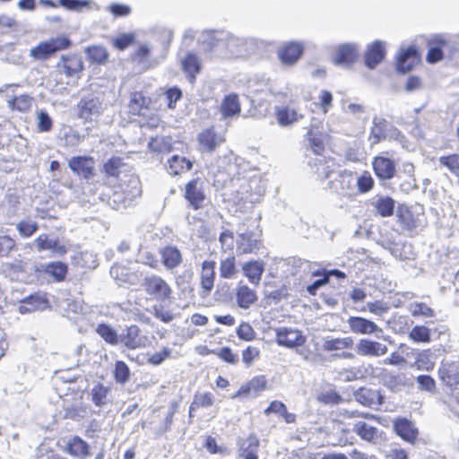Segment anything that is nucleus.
<instances>
[{"mask_svg": "<svg viewBox=\"0 0 459 459\" xmlns=\"http://www.w3.org/2000/svg\"><path fill=\"white\" fill-rule=\"evenodd\" d=\"M201 40L221 58L246 57L252 54L255 44L253 39H241L212 30L203 31Z\"/></svg>", "mask_w": 459, "mask_h": 459, "instance_id": "f257e3e1", "label": "nucleus"}, {"mask_svg": "<svg viewBox=\"0 0 459 459\" xmlns=\"http://www.w3.org/2000/svg\"><path fill=\"white\" fill-rule=\"evenodd\" d=\"M70 40L64 36L40 41L30 49L29 56L35 61H43L51 57L56 52L69 48Z\"/></svg>", "mask_w": 459, "mask_h": 459, "instance_id": "f03ea898", "label": "nucleus"}, {"mask_svg": "<svg viewBox=\"0 0 459 459\" xmlns=\"http://www.w3.org/2000/svg\"><path fill=\"white\" fill-rule=\"evenodd\" d=\"M142 285L145 292L156 300L164 301L171 298L172 289L158 275L144 278Z\"/></svg>", "mask_w": 459, "mask_h": 459, "instance_id": "7ed1b4c3", "label": "nucleus"}, {"mask_svg": "<svg viewBox=\"0 0 459 459\" xmlns=\"http://www.w3.org/2000/svg\"><path fill=\"white\" fill-rule=\"evenodd\" d=\"M275 333L277 344L289 349L302 346L306 341L302 331L297 328L279 327Z\"/></svg>", "mask_w": 459, "mask_h": 459, "instance_id": "20e7f679", "label": "nucleus"}, {"mask_svg": "<svg viewBox=\"0 0 459 459\" xmlns=\"http://www.w3.org/2000/svg\"><path fill=\"white\" fill-rule=\"evenodd\" d=\"M77 109L79 117L85 121L97 119L103 111L100 99L93 96L82 98L77 105Z\"/></svg>", "mask_w": 459, "mask_h": 459, "instance_id": "39448f33", "label": "nucleus"}, {"mask_svg": "<svg viewBox=\"0 0 459 459\" xmlns=\"http://www.w3.org/2000/svg\"><path fill=\"white\" fill-rule=\"evenodd\" d=\"M260 235L255 231L244 230L238 233L236 240L237 252L238 254L255 253L260 247Z\"/></svg>", "mask_w": 459, "mask_h": 459, "instance_id": "423d86ee", "label": "nucleus"}, {"mask_svg": "<svg viewBox=\"0 0 459 459\" xmlns=\"http://www.w3.org/2000/svg\"><path fill=\"white\" fill-rule=\"evenodd\" d=\"M148 339L141 334L140 328L135 325H130L123 330L119 334V342L129 350H135L146 345Z\"/></svg>", "mask_w": 459, "mask_h": 459, "instance_id": "0eeeda50", "label": "nucleus"}, {"mask_svg": "<svg viewBox=\"0 0 459 459\" xmlns=\"http://www.w3.org/2000/svg\"><path fill=\"white\" fill-rule=\"evenodd\" d=\"M34 244L39 251L49 250L58 256L65 255L69 250V246L65 242L59 238H49L47 234L39 235L34 240Z\"/></svg>", "mask_w": 459, "mask_h": 459, "instance_id": "6e6552de", "label": "nucleus"}, {"mask_svg": "<svg viewBox=\"0 0 459 459\" xmlns=\"http://www.w3.org/2000/svg\"><path fill=\"white\" fill-rule=\"evenodd\" d=\"M49 307V301L45 293L37 292L20 301L18 309L21 314L44 310Z\"/></svg>", "mask_w": 459, "mask_h": 459, "instance_id": "1a4fd4ad", "label": "nucleus"}, {"mask_svg": "<svg viewBox=\"0 0 459 459\" xmlns=\"http://www.w3.org/2000/svg\"><path fill=\"white\" fill-rule=\"evenodd\" d=\"M185 198L195 210H198L203 206L205 195L203 189V182L200 179H193L186 185Z\"/></svg>", "mask_w": 459, "mask_h": 459, "instance_id": "9d476101", "label": "nucleus"}, {"mask_svg": "<svg viewBox=\"0 0 459 459\" xmlns=\"http://www.w3.org/2000/svg\"><path fill=\"white\" fill-rule=\"evenodd\" d=\"M429 49L427 55L429 63H437L443 58L444 51L452 52L451 42L444 36H435L429 42Z\"/></svg>", "mask_w": 459, "mask_h": 459, "instance_id": "9b49d317", "label": "nucleus"}, {"mask_svg": "<svg viewBox=\"0 0 459 459\" xmlns=\"http://www.w3.org/2000/svg\"><path fill=\"white\" fill-rule=\"evenodd\" d=\"M284 265L287 273L300 279H303L308 273L312 275L318 274L317 271H313L314 264L312 263L299 257H290Z\"/></svg>", "mask_w": 459, "mask_h": 459, "instance_id": "f8f14e48", "label": "nucleus"}, {"mask_svg": "<svg viewBox=\"0 0 459 459\" xmlns=\"http://www.w3.org/2000/svg\"><path fill=\"white\" fill-rule=\"evenodd\" d=\"M215 264L214 261L210 260H205L201 264L200 285L203 297H207L214 287Z\"/></svg>", "mask_w": 459, "mask_h": 459, "instance_id": "ddd939ff", "label": "nucleus"}, {"mask_svg": "<svg viewBox=\"0 0 459 459\" xmlns=\"http://www.w3.org/2000/svg\"><path fill=\"white\" fill-rule=\"evenodd\" d=\"M347 324L351 331L357 334H373L383 330L373 321L362 316H350Z\"/></svg>", "mask_w": 459, "mask_h": 459, "instance_id": "4468645a", "label": "nucleus"}, {"mask_svg": "<svg viewBox=\"0 0 459 459\" xmlns=\"http://www.w3.org/2000/svg\"><path fill=\"white\" fill-rule=\"evenodd\" d=\"M419 61L420 57L414 45L407 48H401L397 56V70L401 73H407L411 70Z\"/></svg>", "mask_w": 459, "mask_h": 459, "instance_id": "2eb2a0df", "label": "nucleus"}, {"mask_svg": "<svg viewBox=\"0 0 459 459\" xmlns=\"http://www.w3.org/2000/svg\"><path fill=\"white\" fill-rule=\"evenodd\" d=\"M372 166L375 175L381 180H390L396 171L394 161L385 156H376Z\"/></svg>", "mask_w": 459, "mask_h": 459, "instance_id": "dca6fc26", "label": "nucleus"}, {"mask_svg": "<svg viewBox=\"0 0 459 459\" xmlns=\"http://www.w3.org/2000/svg\"><path fill=\"white\" fill-rule=\"evenodd\" d=\"M358 46L353 43H346L338 47L334 56L333 62L336 65L351 66L358 58Z\"/></svg>", "mask_w": 459, "mask_h": 459, "instance_id": "f3484780", "label": "nucleus"}, {"mask_svg": "<svg viewBox=\"0 0 459 459\" xmlns=\"http://www.w3.org/2000/svg\"><path fill=\"white\" fill-rule=\"evenodd\" d=\"M355 178L351 172L342 171L331 182L330 187L338 195H351L354 191Z\"/></svg>", "mask_w": 459, "mask_h": 459, "instance_id": "a211bd4d", "label": "nucleus"}, {"mask_svg": "<svg viewBox=\"0 0 459 459\" xmlns=\"http://www.w3.org/2000/svg\"><path fill=\"white\" fill-rule=\"evenodd\" d=\"M356 351L360 356L380 357L387 352V346L369 339H360L356 345Z\"/></svg>", "mask_w": 459, "mask_h": 459, "instance_id": "6ab92c4d", "label": "nucleus"}, {"mask_svg": "<svg viewBox=\"0 0 459 459\" xmlns=\"http://www.w3.org/2000/svg\"><path fill=\"white\" fill-rule=\"evenodd\" d=\"M69 168L76 174L90 178L94 172L95 161L91 157L78 156L69 160Z\"/></svg>", "mask_w": 459, "mask_h": 459, "instance_id": "aec40b11", "label": "nucleus"}, {"mask_svg": "<svg viewBox=\"0 0 459 459\" xmlns=\"http://www.w3.org/2000/svg\"><path fill=\"white\" fill-rule=\"evenodd\" d=\"M308 164L319 181L325 180L333 172V161L324 156H317L310 160Z\"/></svg>", "mask_w": 459, "mask_h": 459, "instance_id": "412c9836", "label": "nucleus"}, {"mask_svg": "<svg viewBox=\"0 0 459 459\" xmlns=\"http://www.w3.org/2000/svg\"><path fill=\"white\" fill-rule=\"evenodd\" d=\"M303 49L301 43L290 42L279 49L278 56L283 65H292L300 58Z\"/></svg>", "mask_w": 459, "mask_h": 459, "instance_id": "4be33fe9", "label": "nucleus"}, {"mask_svg": "<svg viewBox=\"0 0 459 459\" xmlns=\"http://www.w3.org/2000/svg\"><path fill=\"white\" fill-rule=\"evenodd\" d=\"M225 141L223 135L213 129H206L198 135L199 150L202 152H212Z\"/></svg>", "mask_w": 459, "mask_h": 459, "instance_id": "5701e85b", "label": "nucleus"}, {"mask_svg": "<svg viewBox=\"0 0 459 459\" xmlns=\"http://www.w3.org/2000/svg\"><path fill=\"white\" fill-rule=\"evenodd\" d=\"M385 56V43L380 40H376L368 46L365 54V65L374 69L379 63H381Z\"/></svg>", "mask_w": 459, "mask_h": 459, "instance_id": "b1692460", "label": "nucleus"}, {"mask_svg": "<svg viewBox=\"0 0 459 459\" xmlns=\"http://www.w3.org/2000/svg\"><path fill=\"white\" fill-rule=\"evenodd\" d=\"M235 299L239 307L247 309L256 302L257 295L247 285L239 282L236 288Z\"/></svg>", "mask_w": 459, "mask_h": 459, "instance_id": "393cba45", "label": "nucleus"}, {"mask_svg": "<svg viewBox=\"0 0 459 459\" xmlns=\"http://www.w3.org/2000/svg\"><path fill=\"white\" fill-rule=\"evenodd\" d=\"M57 67L67 77H75L82 70L83 64L80 56H62Z\"/></svg>", "mask_w": 459, "mask_h": 459, "instance_id": "a878e982", "label": "nucleus"}, {"mask_svg": "<svg viewBox=\"0 0 459 459\" xmlns=\"http://www.w3.org/2000/svg\"><path fill=\"white\" fill-rule=\"evenodd\" d=\"M275 118L277 123L283 127L290 126L299 122L303 115L295 108L290 107H275Z\"/></svg>", "mask_w": 459, "mask_h": 459, "instance_id": "bb28decb", "label": "nucleus"}, {"mask_svg": "<svg viewBox=\"0 0 459 459\" xmlns=\"http://www.w3.org/2000/svg\"><path fill=\"white\" fill-rule=\"evenodd\" d=\"M242 272L251 284L257 286L264 272V264L258 260L248 261L243 264Z\"/></svg>", "mask_w": 459, "mask_h": 459, "instance_id": "cd10ccee", "label": "nucleus"}, {"mask_svg": "<svg viewBox=\"0 0 459 459\" xmlns=\"http://www.w3.org/2000/svg\"><path fill=\"white\" fill-rule=\"evenodd\" d=\"M439 377L447 388L455 387L459 384V365L445 363L438 370Z\"/></svg>", "mask_w": 459, "mask_h": 459, "instance_id": "c85d7f7f", "label": "nucleus"}, {"mask_svg": "<svg viewBox=\"0 0 459 459\" xmlns=\"http://www.w3.org/2000/svg\"><path fill=\"white\" fill-rule=\"evenodd\" d=\"M307 142L309 147L313 151V152L317 156H322V152L325 150V146L328 142V134L319 131L317 128L312 126L308 131L307 134Z\"/></svg>", "mask_w": 459, "mask_h": 459, "instance_id": "c756f323", "label": "nucleus"}, {"mask_svg": "<svg viewBox=\"0 0 459 459\" xmlns=\"http://www.w3.org/2000/svg\"><path fill=\"white\" fill-rule=\"evenodd\" d=\"M181 67L186 76L193 82L195 75L201 71V62L198 56L192 52H187L180 60Z\"/></svg>", "mask_w": 459, "mask_h": 459, "instance_id": "7c9ffc66", "label": "nucleus"}, {"mask_svg": "<svg viewBox=\"0 0 459 459\" xmlns=\"http://www.w3.org/2000/svg\"><path fill=\"white\" fill-rule=\"evenodd\" d=\"M398 222L407 230H411L420 226L421 220L419 214L414 212L406 206H402L396 212Z\"/></svg>", "mask_w": 459, "mask_h": 459, "instance_id": "2f4dec72", "label": "nucleus"}, {"mask_svg": "<svg viewBox=\"0 0 459 459\" xmlns=\"http://www.w3.org/2000/svg\"><path fill=\"white\" fill-rule=\"evenodd\" d=\"M65 451L71 456L84 459L90 455V446L86 441L74 436L66 442Z\"/></svg>", "mask_w": 459, "mask_h": 459, "instance_id": "473e14b6", "label": "nucleus"}, {"mask_svg": "<svg viewBox=\"0 0 459 459\" xmlns=\"http://www.w3.org/2000/svg\"><path fill=\"white\" fill-rule=\"evenodd\" d=\"M354 398L359 403L368 407L381 403L379 392L367 387H361L357 390L354 393Z\"/></svg>", "mask_w": 459, "mask_h": 459, "instance_id": "72a5a7b5", "label": "nucleus"}, {"mask_svg": "<svg viewBox=\"0 0 459 459\" xmlns=\"http://www.w3.org/2000/svg\"><path fill=\"white\" fill-rule=\"evenodd\" d=\"M162 264L166 269L171 270L182 263V255L176 247H166L160 250Z\"/></svg>", "mask_w": 459, "mask_h": 459, "instance_id": "f704fd0d", "label": "nucleus"}, {"mask_svg": "<svg viewBox=\"0 0 459 459\" xmlns=\"http://www.w3.org/2000/svg\"><path fill=\"white\" fill-rule=\"evenodd\" d=\"M394 429L397 435L407 442L413 443L418 436V430L412 422L401 419L395 421Z\"/></svg>", "mask_w": 459, "mask_h": 459, "instance_id": "c9c22d12", "label": "nucleus"}, {"mask_svg": "<svg viewBox=\"0 0 459 459\" xmlns=\"http://www.w3.org/2000/svg\"><path fill=\"white\" fill-rule=\"evenodd\" d=\"M167 169L172 175H179L191 169L192 162L180 155H173L167 161Z\"/></svg>", "mask_w": 459, "mask_h": 459, "instance_id": "e433bc0d", "label": "nucleus"}, {"mask_svg": "<svg viewBox=\"0 0 459 459\" xmlns=\"http://www.w3.org/2000/svg\"><path fill=\"white\" fill-rule=\"evenodd\" d=\"M150 100L141 92H134L131 94L128 108L130 113L137 116H144L148 109Z\"/></svg>", "mask_w": 459, "mask_h": 459, "instance_id": "4c0bfd02", "label": "nucleus"}, {"mask_svg": "<svg viewBox=\"0 0 459 459\" xmlns=\"http://www.w3.org/2000/svg\"><path fill=\"white\" fill-rule=\"evenodd\" d=\"M266 387V380L264 377H255L251 379L246 385H242L240 389L236 393L232 398H236L241 395H247L253 393L256 395Z\"/></svg>", "mask_w": 459, "mask_h": 459, "instance_id": "58836bf2", "label": "nucleus"}, {"mask_svg": "<svg viewBox=\"0 0 459 459\" xmlns=\"http://www.w3.org/2000/svg\"><path fill=\"white\" fill-rule=\"evenodd\" d=\"M353 431L363 440L374 442L377 437V429L363 420H358L354 424Z\"/></svg>", "mask_w": 459, "mask_h": 459, "instance_id": "ea45409f", "label": "nucleus"}, {"mask_svg": "<svg viewBox=\"0 0 459 459\" xmlns=\"http://www.w3.org/2000/svg\"><path fill=\"white\" fill-rule=\"evenodd\" d=\"M221 111L224 117L238 116L240 113L238 96L235 94L226 96L221 103Z\"/></svg>", "mask_w": 459, "mask_h": 459, "instance_id": "a19ab883", "label": "nucleus"}, {"mask_svg": "<svg viewBox=\"0 0 459 459\" xmlns=\"http://www.w3.org/2000/svg\"><path fill=\"white\" fill-rule=\"evenodd\" d=\"M373 206L377 214L389 217L394 213V200L389 196H379L373 202Z\"/></svg>", "mask_w": 459, "mask_h": 459, "instance_id": "79ce46f5", "label": "nucleus"}, {"mask_svg": "<svg viewBox=\"0 0 459 459\" xmlns=\"http://www.w3.org/2000/svg\"><path fill=\"white\" fill-rule=\"evenodd\" d=\"M111 387L104 385L102 383H98L93 385L91 390V399L95 405L103 406L108 403V394Z\"/></svg>", "mask_w": 459, "mask_h": 459, "instance_id": "37998d69", "label": "nucleus"}, {"mask_svg": "<svg viewBox=\"0 0 459 459\" xmlns=\"http://www.w3.org/2000/svg\"><path fill=\"white\" fill-rule=\"evenodd\" d=\"M214 397L212 393H197L195 394L193 402L189 407V415L192 416V411L203 407L207 408L213 404Z\"/></svg>", "mask_w": 459, "mask_h": 459, "instance_id": "c03bdc74", "label": "nucleus"}, {"mask_svg": "<svg viewBox=\"0 0 459 459\" xmlns=\"http://www.w3.org/2000/svg\"><path fill=\"white\" fill-rule=\"evenodd\" d=\"M96 332L106 342L111 345L119 343V334L109 325L100 324L96 328Z\"/></svg>", "mask_w": 459, "mask_h": 459, "instance_id": "a18cd8bd", "label": "nucleus"}, {"mask_svg": "<svg viewBox=\"0 0 459 459\" xmlns=\"http://www.w3.org/2000/svg\"><path fill=\"white\" fill-rule=\"evenodd\" d=\"M43 271L51 275L55 281H63L67 273V266L65 264L61 262L49 263L43 266Z\"/></svg>", "mask_w": 459, "mask_h": 459, "instance_id": "49530a36", "label": "nucleus"}, {"mask_svg": "<svg viewBox=\"0 0 459 459\" xmlns=\"http://www.w3.org/2000/svg\"><path fill=\"white\" fill-rule=\"evenodd\" d=\"M220 275L224 279H232L237 273L238 270L236 267V258L231 255L225 259H222L220 263Z\"/></svg>", "mask_w": 459, "mask_h": 459, "instance_id": "de8ad7c7", "label": "nucleus"}, {"mask_svg": "<svg viewBox=\"0 0 459 459\" xmlns=\"http://www.w3.org/2000/svg\"><path fill=\"white\" fill-rule=\"evenodd\" d=\"M352 340L350 337L326 339L324 341L323 349L327 351H341L351 347Z\"/></svg>", "mask_w": 459, "mask_h": 459, "instance_id": "09e8293b", "label": "nucleus"}, {"mask_svg": "<svg viewBox=\"0 0 459 459\" xmlns=\"http://www.w3.org/2000/svg\"><path fill=\"white\" fill-rule=\"evenodd\" d=\"M8 106L11 109L26 112L30 110L32 104V98L27 94L20 95L18 97L11 98L7 100Z\"/></svg>", "mask_w": 459, "mask_h": 459, "instance_id": "8fccbe9b", "label": "nucleus"}, {"mask_svg": "<svg viewBox=\"0 0 459 459\" xmlns=\"http://www.w3.org/2000/svg\"><path fill=\"white\" fill-rule=\"evenodd\" d=\"M434 361L431 359L429 351H422L417 353L414 364L412 365L419 370L430 371L434 368Z\"/></svg>", "mask_w": 459, "mask_h": 459, "instance_id": "3c124183", "label": "nucleus"}, {"mask_svg": "<svg viewBox=\"0 0 459 459\" xmlns=\"http://www.w3.org/2000/svg\"><path fill=\"white\" fill-rule=\"evenodd\" d=\"M247 447H242L238 457L239 459H258L257 449L259 441L256 437H249L247 439Z\"/></svg>", "mask_w": 459, "mask_h": 459, "instance_id": "603ef678", "label": "nucleus"}, {"mask_svg": "<svg viewBox=\"0 0 459 459\" xmlns=\"http://www.w3.org/2000/svg\"><path fill=\"white\" fill-rule=\"evenodd\" d=\"M390 309L389 305L382 300H376L374 302H368L362 308L359 309L361 312L369 311L371 314L377 316H383Z\"/></svg>", "mask_w": 459, "mask_h": 459, "instance_id": "864d4df0", "label": "nucleus"}, {"mask_svg": "<svg viewBox=\"0 0 459 459\" xmlns=\"http://www.w3.org/2000/svg\"><path fill=\"white\" fill-rule=\"evenodd\" d=\"M387 138L386 124L385 121H374V126L371 129L369 140L371 144H377L380 141Z\"/></svg>", "mask_w": 459, "mask_h": 459, "instance_id": "5fc2aeb1", "label": "nucleus"}, {"mask_svg": "<svg viewBox=\"0 0 459 459\" xmlns=\"http://www.w3.org/2000/svg\"><path fill=\"white\" fill-rule=\"evenodd\" d=\"M409 337L415 342H429L430 341V330L424 325H416L410 332Z\"/></svg>", "mask_w": 459, "mask_h": 459, "instance_id": "6e6d98bb", "label": "nucleus"}, {"mask_svg": "<svg viewBox=\"0 0 459 459\" xmlns=\"http://www.w3.org/2000/svg\"><path fill=\"white\" fill-rule=\"evenodd\" d=\"M438 161L441 166L447 168L451 173L459 178V155L441 156Z\"/></svg>", "mask_w": 459, "mask_h": 459, "instance_id": "4d7b16f0", "label": "nucleus"}, {"mask_svg": "<svg viewBox=\"0 0 459 459\" xmlns=\"http://www.w3.org/2000/svg\"><path fill=\"white\" fill-rule=\"evenodd\" d=\"M114 377L117 383L126 384L130 377V369L124 361L115 363Z\"/></svg>", "mask_w": 459, "mask_h": 459, "instance_id": "13d9d810", "label": "nucleus"}, {"mask_svg": "<svg viewBox=\"0 0 459 459\" xmlns=\"http://www.w3.org/2000/svg\"><path fill=\"white\" fill-rule=\"evenodd\" d=\"M126 198L132 200L141 195V184L137 178L131 177L127 181L126 187L123 190Z\"/></svg>", "mask_w": 459, "mask_h": 459, "instance_id": "bf43d9fd", "label": "nucleus"}, {"mask_svg": "<svg viewBox=\"0 0 459 459\" xmlns=\"http://www.w3.org/2000/svg\"><path fill=\"white\" fill-rule=\"evenodd\" d=\"M89 57L97 63H104L108 58V53L104 47L93 46L87 48Z\"/></svg>", "mask_w": 459, "mask_h": 459, "instance_id": "052dcab7", "label": "nucleus"}, {"mask_svg": "<svg viewBox=\"0 0 459 459\" xmlns=\"http://www.w3.org/2000/svg\"><path fill=\"white\" fill-rule=\"evenodd\" d=\"M170 139L163 136L154 137L149 143L150 150L157 152H169L170 150Z\"/></svg>", "mask_w": 459, "mask_h": 459, "instance_id": "680f3d73", "label": "nucleus"}, {"mask_svg": "<svg viewBox=\"0 0 459 459\" xmlns=\"http://www.w3.org/2000/svg\"><path fill=\"white\" fill-rule=\"evenodd\" d=\"M355 184L360 193H367L373 188L374 180L368 171H364L359 178H355Z\"/></svg>", "mask_w": 459, "mask_h": 459, "instance_id": "e2e57ef3", "label": "nucleus"}, {"mask_svg": "<svg viewBox=\"0 0 459 459\" xmlns=\"http://www.w3.org/2000/svg\"><path fill=\"white\" fill-rule=\"evenodd\" d=\"M449 392L444 398V403L454 411L459 412V388H448Z\"/></svg>", "mask_w": 459, "mask_h": 459, "instance_id": "0e129e2a", "label": "nucleus"}, {"mask_svg": "<svg viewBox=\"0 0 459 459\" xmlns=\"http://www.w3.org/2000/svg\"><path fill=\"white\" fill-rule=\"evenodd\" d=\"M410 312L413 316L432 317L435 316L434 310L424 303H414L410 307Z\"/></svg>", "mask_w": 459, "mask_h": 459, "instance_id": "69168bd1", "label": "nucleus"}, {"mask_svg": "<svg viewBox=\"0 0 459 459\" xmlns=\"http://www.w3.org/2000/svg\"><path fill=\"white\" fill-rule=\"evenodd\" d=\"M16 229L22 237L28 238L36 232L38 225L30 220H26L19 222L16 225Z\"/></svg>", "mask_w": 459, "mask_h": 459, "instance_id": "338daca9", "label": "nucleus"}, {"mask_svg": "<svg viewBox=\"0 0 459 459\" xmlns=\"http://www.w3.org/2000/svg\"><path fill=\"white\" fill-rule=\"evenodd\" d=\"M37 121H38V129L40 132H49L52 129L53 122L49 115L44 111L40 110L37 114Z\"/></svg>", "mask_w": 459, "mask_h": 459, "instance_id": "774afa93", "label": "nucleus"}]
</instances>
